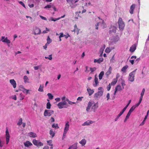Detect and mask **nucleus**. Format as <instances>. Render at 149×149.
Returning a JSON list of instances; mask_svg holds the SVG:
<instances>
[{
  "instance_id": "obj_1",
  "label": "nucleus",
  "mask_w": 149,
  "mask_h": 149,
  "mask_svg": "<svg viewBox=\"0 0 149 149\" xmlns=\"http://www.w3.org/2000/svg\"><path fill=\"white\" fill-rule=\"evenodd\" d=\"M98 91L94 94V97L96 98H100L102 96L103 93V90L102 87H100L98 88Z\"/></svg>"
},
{
  "instance_id": "obj_2",
  "label": "nucleus",
  "mask_w": 149,
  "mask_h": 149,
  "mask_svg": "<svg viewBox=\"0 0 149 149\" xmlns=\"http://www.w3.org/2000/svg\"><path fill=\"white\" fill-rule=\"evenodd\" d=\"M118 24L119 28L120 30L123 31L124 29L125 25L124 22L123 20L121 17L119 18Z\"/></svg>"
},
{
  "instance_id": "obj_3",
  "label": "nucleus",
  "mask_w": 149,
  "mask_h": 149,
  "mask_svg": "<svg viewBox=\"0 0 149 149\" xmlns=\"http://www.w3.org/2000/svg\"><path fill=\"white\" fill-rule=\"evenodd\" d=\"M70 125L68 121H67L65 123V126L64 127V132L62 139L63 140L65 138L67 132L69 130Z\"/></svg>"
},
{
  "instance_id": "obj_4",
  "label": "nucleus",
  "mask_w": 149,
  "mask_h": 149,
  "mask_svg": "<svg viewBox=\"0 0 149 149\" xmlns=\"http://www.w3.org/2000/svg\"><path fill=\"white\" fill-rule=\"evenodd\" d=\"M136 70L130 72L129 75L128 79L129 81L131 82H133L134 80V77L136 74Z\"/></svg>"
},
{
  "instance_id": "obj_5",
  "label": "nucleus",
  "mask_w": 149,
  "mask_h": 149,
  "mask_svg": "<svg viewBox=\"0 0 149 149\" xmlns=\"http://www.w3.org/2000/svg\"><path fill=\"white\" fill-rule=\"evenodd\" d=\"M67 104V103L65 101H63L59 102L57 106L60 109H62L64 108H66L67 107L66 106Z\"/></svg>"
},
{
  "instance_id": "obj_6",
  "label": "nucleus",
  "mask_w": 149,
  "mask_h": 149,
  "mask_svg": "<svg viewBox=\"0 0 149 149\" xmlns=\"http://www.w3.org/2000/svg\"><path fill=\"white\" fill-rule=\"evenodd\" d=\"M54 111L52 110H45L44 112L45 116H50L54 113Z\"/></svg>"
},
{
  "instance_id": "obj_7",
  "label": "nucleus",
  "mask_w": 149,
  "mask_h": 149,
  "mask_svg": "<svg viewBox=\"0 0 149 149\" xmlns=\"http://www.w3.org/2000/svg\"><path fill=\"white\" fill-rule=\"evenodd\" d=\"M33 143L37 146H41L43 145V143L40 142L39 140L34 139L32 141Z\"/></svg>"
},
{
  "instance_id": "obj_8",
  "label": "nucleus",
  "mask_w": 149,
  "mask_h": 149,
  "mask_svg": "<svg viewBox=\"0 0 149 149\" xmlns=\"http://www.w3.org/2000/svg\"><path fill=\"white\" fill-rule=\"evenodd\" d=\"M34 34L35 35H39L41 33V30L37 26L33 28Z\"/></svg>"
},
{
  "instance_id": "obj_9",
  "label": "nucleus",
  "mask_w": 149,
  "mask_h": 149,
  "mask_svg": "<svg viewBox=\"0 0 149 149\" xmlns=\"http://www.w3.org/2000/svg\"><path fill=\"white\" fill-rule=\"evenodd\" d=\"M1 40L3 42H6L8 44H10V41L8 39L7 37L5 38V36H2Z\"/></svg>"
},
{
  "instance_id": "obj_10",
  "label": "nucleus",
  "mask_w": 149,
  "mask_h": 149,
  "mask_svg": "<svg viewBox=\"0 0 149 149\" xmlns=\"http://www.w3.org/2000/svg\"><path fill=\"white\" fill-rule=\"evenodd\" d=\"M6 144H8L9 142L10 137V134L8 132V129H6Z\"/></svg>"
},
{
  "instance_id": "obj_11",
  "label": "nucleus",
  "mask_w": 149,
  "mask_h": 149,
  "mask_svg": "<svg viewBox=\"0 0 149 149\" xmlns=\"http://www.w3.org/2000/svg\"><path fill=\"white\" fill-rule=\"evenodd\" d=\"M109 31V33L111 34L112 33H115L116 31V27L114 26H111Z\"/></svg>"
},
{
  "instance_id": "obj_12",
  "label": "nucleus",
  "mask_w": 149,
  "mask_h": 149,
  "mask_svg": "<svg viewBox=\"0 0 149 149\" xmlns=\"http://www.w3.org/2000/svg\"><path fill=\"white\" fill-rule=\"evenodd\" d=\"M123 88H122L121 86L120 85H117L115 89V92L114 93V95H115L116 93L118 91H121L122 90Z\"/></svg>"
},
{
  "instance_id": "obj_13",
  "label": "nucleus",
  "mask_w": 149,
  "mask_h": 149,
  "mask_svg": "<svg viewBox=\"0 0 149 149\" xmlns=\"http://www.w3.org/2000/svg\"><path fill=\"white\" fill-rule=\"evenodd\" d=\"M94 122L93 121L91 120H88L86 122H84V123H83L82 124V125H83V126L89 125H90V124L93 123Z\"/></svg>"
},
{
  "instance_id": "obj_14",
  "label": "nucleus",
  "mask_w": 149,
  "mask_h": 149,
  "mask_svg": "<svg viewBox=\"0 0 149 149\" xmlns=\"http://www.w3.org/2000/svg\"><path fill=\"white\" fill-rule=\"evenodd\" d=\"M135 107H134V106H132L130 109L129 111L128 112L126 116H127L129 117L131 113L135 109Z\"/></svg>"
},
{
  "instance_id": "obj_15",
  "label": "nucleus",
  "mask_w": 149,
  "mask_h": 149,
  "mask_svg": "<svg viewBox=\"0 0 149 149\" xmlns=\"http://www.w3.org/2000/svg\"><path fill=\"white\" fill-rule=\"evenodd\" d=\"M10 82L13 86V88H15L16 86V83L14 79H10Z\"/></svg>"
},
{
  "instance_id": "obj_16",
  "label": "nucleus",
  "mask_w": 149,
  "mask_h": 149,
  "mask_svg": "<svg viewBox=\"0 0 149 149\" xmlns=\"http://www.w3.org/2000/svg\"><path fill=\"white\" fill-rule=\"evenodd\" d=\"M28 135L31 137L34 138L37 137V135L36 133L31 132L28 133Z\"/></svg>"
},
{
  "instance_id": "obj_17",
  "label": "nucleus",
  "mask_w": 149,
  "mask_h": 149,
  "mask_svg": "<svg viewBox=\"0 0 149 149\" xmlns=\"http://www.w3.org/2000/svg\"><path fill=\"white\" fill-rule=\"evenodd\" d=\"M135 5L134 4H132L131 6L130 12L131 14H132L133 13V11L135 8Z\"/></svg>"
},
{
  "instance_id": "obj_18",
  "label": "nucleus",
  "mask_w": 149,
  "mask_h": 149,
  "mask_svg": "<svg viewBox=\"0 0 149 149\" xmlns=\"http://www.w3.org/2000/svg\"><path fill=\"white\" fill-rule=\"evenodd\" d=\"M77 143H74L68 149H77Z\"/></svg>"
},
{
  "instance_id": "obj_19",
  "label": "nucleus",
  "mask_w": 149,
  "mask_h": 149,
  "mask_svg": "<svg viewBox=\"0 0 149 149\" xmlns=\"http://www.w3.org/2000/svg\"><path fill=\"white\" fill-rule=\"evenodd\" d=\"M103 61V58H100L98 59H95L94 62V63H100Z\"/></svg>"
},
{
  "instance_id": "obj_20",
  "label": "nucleus",
  "mask_w": 149,
  "mask_h": 149,
  "mask_svg": "<svg viewBox=\"0 0 149 149\" xmlns=\"http://www.w3.org/2000/svg\"><path fill=\"white\" fill-rule=\"evenodd\" d=\"M112 70V69L111 67L110 66L108 70L105 74L106 75L107 77L111 73Z\"/></svg>"
},
{
  "instance_id": "obj_21",
  "label": "nucleus",
  "mask_w": 149,
  "mask_h": 149,
  "mask_svg": "<svg viewBox=\"0 0 149 149\" xmlns=\"http://www.w3.org/2000/svg\"><path fill=\"white\" fill-rule=\"evenodd\" d=\"M136 47L135 45L134 44L130 47V51L131 52H133L136 49Z\"/></svg>"
},
{
  "instance_id": "obj_22",
  "label": "nucleus",
  "mask_w": 149,
  "mask_h": 149,
  "mask_svg": "<svg viewBox=\"0 0 149 149\" xmlns=\"http://www.w3.org/2000/svg\"><path fill=\"white\" fill-rule=\"evenodd\" d=\"M24 146L26 147H29V146L32 145V143L29 141H26L24 143Z\"/></svg>"
},
{
  "instance_id": "obj_23",
  "label": "nucleus",
  "mask_w": 149,
  "mask_h": 149,
  "mask_svg": "<svg viewBox=\"0 0 149 149\" xmlns=\"http://www.w3.org/2000/svg\"><path fill=\"white\" fill-rule=\"evenodd\" d=\"M87 91L89 96L91 95L94 93V90L93 89H91L90 88H87Z\"/></svg>"
},
{
  "instance_id": "obj_24",
  "label": "nucleus",
  "mask_w": 149,
  "mask_h": 149,
  "mask_svg": "<svg viewBox=\"0 0 149 149\" xmlns=\"http://www.w3.org/2000/svg\"><path fill=\"white\" fill-rule=\"evenodd\" d=\"M86 143V141L85 139H83L81 141L79 142V143L81 144L82 146H84Z\"/></svg>"
},
{
  "instance_id": "obj_25",
  "label": "nucleus",
  "mask_w": 149,
  "mask_h": 149,
  "mask_svg": "<svg viewBox=\"0 0 149 149\" xmlns=\"http://www.w3.org/2000/svg\"><path fill=\"white\" fill-rule=\"evenodd\" d=\"M98 78L97 77H95V84H93V86L94 87H96L98 84Z\"/></svg>"
},
{
  "instance_id": "obj_26",
  "label": "nucleus",
  "mask_w": 149,
  "mask_h": 149,
  "mask_svg": "<svg viewBox=\"0 0 149 149\" xmlns=\"http://www.w3.org/2000/svg\"><path fill=\"white\" fill-rule=\"evenodd\" d=\"M79 29L77 27V25L76 24L74 26V30L73 31H72V32L74 31V32H75L76 31H77V34H78V33H79Z\"/></svg>"
},
{
  "instance_id": "obj_27",
  "label": "nucleus",
  "mask_w": 149,
  "mask_h": 149,
  "mask_svg": "<svg viewBox=\"0 0 149 149\" xmlns=\"http://www.w3.org/2000/svg\"><path fill=\"white\" fill-rule=\"evenodd\" d=\"M128 66L127 65H126L124 66L121 69V71L123 72H125L126 70L128 68Z\"/></svg>"
},
{
  "instance_id": "obj_28",
  "label": "nucleus",
  "mask_w": 149,
  "mask_h": 149,
  "mask_svg": "<svg viewBox=\"0 0 149 149\" xmlns=\"http://www.w3.org/2000/svg\"><path fill=\"white\" fill-rule=\"evenodd\" d=\"M44 85L41 84L40 85V87L38 89V91L39 92H43V90Z\"/></svg>"
},
{
  "instance_id": "obj_29",
  "label": "nucleus",
  "mask_w": 149,
  "mask_h": 149,
  "mask_svg": "<svg viewBox=\"0 0 149 149\" xmlns=\"http://www.w3.org/2000/svg\"><path fill=\"white\" fill-rule=\"evenodd\" d=\"M23 79L24 83H29V79L26 75H25Z\"/></svg>"
},
{
  "instance_id": "obj_30",
  "label": "nucleus",
  "mask_w": 149,
  "mask_h": 149,
  "mask_svg": "<svg viewBox=\"0 0 149 149\" xmlns=\"http://www.w3.org/2000/svg\"><path fill=\"white\" fill-rule=\"evenodd\" d=\"M104 75V72L103 71L101 72L99 75V78L100 80H101Z\"/></svg>"
},
{
  "instance_id": "obj_31",
  "label": "nucleus",
  "mask_w": 149,
  "mask_h": 149,
  "mask_svg": "<svg viewBox=\"0 0 149 149\" xmlns=\"http://www.w3.org/2000/svg\"><path fill=\"white\" fill-rule=\"evenodd\" d=\"M98 107V104L97 103L94 104L92 107V109H93L95 110Z\"/></svg>"
},
{
  "instance_id": "obj_32",
  "label": "nucleus",
  "mask_w": 149,
  "mask_h": 149,
  "mask_svg": "<svg viewBox=\"0 0 149 149\" xmlns=\"http://www.w3.org/2000/svg\"><path fill=\"white\" fill-rule=\"evenodd\" d=\"M123 113L122 112H120V113L118 114V115L117 116L116 118L115 119V121H117L118 119L119 118V117Z\"/></svg>"
},
{
  "instance_id": "obj_33",
  "label": "nucleus",
  "mask_w": 149,
  "mask_h": 149,
  "mask_svg": "<svg viewBox=\"0 0 149 149\" xmlns=\"http://www.w3.org/2000/svg\"><path fill=\"white\" fill-rule=\"evenodd\" d=\"M117 79H113V81L111 83V85H114L117 83Z\"/></svg>"
},
{
  "instance_id": "obj_34",
  "label": "nucleus",
  "mask_w": 149,
  "mask_h": 149,
  "mask_svg": "<svg viewBox=\"0 0 149 149\" xmlns=\"http://www.w3.org/2000/svg\"><path fill=\"white\" fill-rule=\"evenodd\" d=\"M49 134L51 136H52V137L54 136L55 135V133L52 130H50L49 131Z\"/></svg>"
},
{
  "instance_id": "obj_35",
  "label": "nucleus",
  "mask_w": 149,
  "mask_h": 149,
  "mask_svg": "<svg viewBox=\"0 0 149 149\" xmlns=\"http://www.w3.org/2000/svg\"><path fill=\"white\" fill-rule=\"evenodd\" d=\"M90 70L91 71V73L92 74L93 72L96 70V68L95 67H94L93 68H90Z\"/></svg>"
},
{
  "instance_id": "obj_36",
  "label": "nucleus",
  "mask_w": 149,
  "mask_h": 149,
  "mask_svg": "<svg viewBox=\"0 0 149 149\" xmlns=\"http://www.w3.org/2000/svg\"><path fill=\"white\" fill-rule=\"evenodd\" d=\"M22 118H21L19 119V121L17 123V125L19 126L22 123Z\"/></svg>"
},
{
  "instance_id": "obj_37",
  "label": "nucleus",
  "mask_w": 149,
  "mask_h": 149,
  "mask_svg": "<svg viewBox=\"0 0 149 149\" xmlns=\"http://www.w3.org/2000/svg\"><path fill=\"white\" fill-rule=\"evenodd\" d=\"M47 95L49 99L52 100L53 99V96L51 93H48Z\"/></svg>"
},
{
  "instance_id": "obj_38",
  "label": "nucleus",
  "mask_w": 149,
  "mask_h": 149,
  "mask_svg": "<svg viewBox=\"0 0 149 149\" xmlns=\"http://www.w3.org/2000/svg\"><path fill=\"white\" fill-rule=\"evenodd\" d=\"M52 126V127L56 129H58L59 128V127L58 126L57 124H55V123H54L53 124Z\"/></svg>"
},
{
  "instance_id": "obj_39",
  "label": "nucleus",
  "mask_w": 149,
  "mask_h": 149,
  "mask_svg": "<svg viewBox=\"0 0 149 149\" xmlns=\"http://www.w3.org/2000/svg\"><path fill=\"white\" fill-rule=\"evenodd\" d=\"M51 104L50 102H48L47 104L46 108L47 109H49L51 108Z\"/></svg>"
},
{
  "instance_id": "obj_40",
  "label": "nucleus",
  "mask_w": 149,
  "mask_h": 149,
  "mask_svg": "<svg viewBox=\"0 0 149 149\" xmlns=\"http://www.w3.org/2000/svg\"><path fill=\"white\" fill-rule=\"evenodd\" d=\"M52 40L50 39L49 36H48L47 39V44H49L52 42Z\"/></svg>"
},
{
  "instance_id": "obj_41",
  "label": "nucleus",
  "mask_w": 149,
  "mask_h": 149,
  "mask_svg": "<svg viewBox=\"0 0 149 149\" xmlns=\"http://www.w3.org/2000/svg\"><path fill=\"white\" fill-rule=\"evenodd\" d=\"M29 90H27L24 88H23V92L24 93H25L26 94H27L29 93Z\"/></svg>"
},
{
  "instance_id": "obj_42",
  "label": "nucleus",
  "mask_w": 149,
  "mask_h": 149,
  "mask_svg": "<svg viewBox=\"0 0 149 149\" xmlns=\"http://www.w3.org/2000/svg\"><path fill=\"white\" fill-rule=\"evenodd\" d=\"M121 85L123 87V88H124V86L125 85V81L123 79L122 81L121 82Z\"/></svg>"
},
{
  "instance_id": "obj_43",
  "label": "nucleus",
  "mask_w": 149,
  "mask_h": 149,
  "mask_svg": "<svg viewBox=\"0 0 149 149\" xmlns=\"http://www.w3.org/2000/svg\"><path fill=\"white\" fill-rule=\"evenodd\" d=\"M67 2L69 4H72L73 2L74 1V0H66Z\"/></svg>"
},
{
  "instance_id": "obj_44",
  "label": "nucleus",
  "mask_w": 149,
  "mask_h": 149,
  "mask_svg": "<svg viewBox=\"0 0 149 149\" xmlns=\"http://www.w3.org/2000/svg\"><path fill=\"white\" fill-rule=\"evenodd\" d=\"M111 51V49L107 47L105 49V52L106 53H109Z\"/></svg>"
},
{
  "instance_id": "obj_45",
  "label": "nucleus",
  "mask_w": 149,
  "mask_h": 149,
  "mask_svg": "<svg viewBox=\"0 0 149 149\" xmlns=\"http://www.w3.org/2000/svg\"><path fill=\"white\" fill-rule=\"evenodd\" d=\"M45 58L46 59H48L50 60H51L52 59V55H49L48 57L45 56Z\"/></svg>"
},
{
  "instance_id": "obj_46",
  "label": "nucleus",
  "mask_w": 149,
  "mask_h": 149,
  "mask_svg": "<svg viewBox=\"0 0 149 149\" xmlns=\"http://www.w3.org/2000/svg\"><path fill=\"white\" fill-rule=\"evenodd\" d=\"M47 142L48 144L49 145V146H53V145L52 144V140H49L47 141Z\"/></svg>"
},
{
  "instance_id": "obj_47",
  "label": "nucleus",
  "mask_w": 149,
  "mask_h": 149,
  "mask_svg": "<svg viewBox=\"0 0 149 149\" xmlns=\"http://www.w3.org/2000/svg\"><path fill=\"white\" fill-rule=\"evenodd\" d=\"M93 104V103L92 102H91L89 101L88 103V106L91 107L92 106Z\"/></svg>"
},
{
  "instance_id": "obj_48",
  "label": "nucleus",
  "mask_w": 149,
  "mask_h": 149,
  "mask_svg": "<svg viewBox=\"0 0 149 149\" xmlns=\"http://www.w3.org/2000/svg\"><path fill=\"white\" fill-rule=\"evenodd\" d=\"M145 92V89L143 88L142 90V91L141 92V96H143L144 93Z\"/></svg>"
},
{
  "instance_id": "obj_49",
  "label": "nucleus",
  "mask_w": 149,
  "mask_h": 149,
  "mask_svg": "<svg viewBox=\"0 0 149 149\" xmlns=\"http://www.w3.org/2000/svg\"><path fill=\"white\" fill-rule=\"evenodd\" d=\"M19 4H20L21 5L23 6L25 8H26V7L24 3L22 1H19Z\"/></svg>"
},
{
  "instance_id": "obj_50",
  "label": "nucleus",
  "mask_w": 149,
  "mask_h": 149,
  "mask_svg": "<svg viewBox=\"0 0 149 149\" xmlns=\"http://www.w3.org/2000/svg\"><path fill=\"white\" fill-rule=\"evenodd\" d=\"M60 18H57L54 19L53 18H52L51 20L52 21H53L55 22V21H56L57 20H58Z\"/></svg>"
},
{
  "instance_id": "obj_51",
  "label": "nucleus",
  "mask_w": 149,
  "mask_h": 149,
  "mask_svg": "<svg viewBox=\"0 0 149 149\" xmlns=\"http://www.w3.org/2000/svg\"><path fill=\"white\" fill-rule=\"evenodd\" d=\"M111 88V87L110 86V84H109L107 87V89L108 91H109L110 90Z\"/></svg>"
},
{
  "instance_id": "obj_52",
  "label": "nucleus",
  "mask_w": 149,
  "mask_h": 149,
  "mask_svg": "<svg viewBox=\"0 0 149 149\" xmlns=\"http://www.w3.org/2000/svg\"><path fill=\"white\" fill-rule=\"evenodd\" d=\"M83 98V97H79L77 99V101H81L82 100V99Z\"/></svg>"
},
{
  "instance_id": "obj_53",
  "label": "nucleus",
  "mask_w": 149,
  "mask_h": 149,
  "mask_svg": "<svg viewBox=\"0 0 149 149\" xmlns=\"http://www.w3.org/2000/svg\"><path fill=\"white\" fill-rule=\"evenodd\" d=\"M68 103L70 105H72V104H74L76 103V102H72L70 101Z\"/></svg>"
},
{
  "instance_id": "obj_54",
  "label": "nucleus",
  "mask_w": 149,
  "mask_h": 149,
  "mask_svg": "<svg viewBox=\"0 0 149 149\" xmlns=\"http://www.w3.org/2000/svg\"><path fill=\"white\" fill-rule=\"evenodd\" d=\"M134 59H132V60H130L129 62L131 63L132 65H133L134 63Z\"/></svg>"
},
{
  "instance_id": "obj_55",
  "label": "nucleus",
  "mask_w": 149,
  "mask_h": 149,
  "mask_svg": "<svg viewBox=\"0 0 149 149\" xmlns=\"http://www.w3.org/2000/svg\"><path fill=\"white\" fill-rule=\"evenodd\" d=\"M52 7V6L50 5H47L44 8H51Z\"/></svg>"
},
{
  "instance_id": "obj_56",
  "label": "nucleus",
  "mask_w": 149,
  "mask_h": 149,
  "mask_svg": "<svg viewBox=\"0 0 149 149\" xmlns=\"http://www.w3.org/2000/svg\"><path fill=\"white\" fill-rule=\"evenodd\" d=\"M107 100H108L109 99L110 97V94L109 93H108L107 95Z\"/></svg>"
},
{
  "instance_id": "obj_57",
  "label": "nucleus",
  "mask_w": 149,
  "mask_h": 149,
  "mask_svg": "<svg viewBox=\"0 0 149 149\" xmlns=\"http://www.w3.org/2000/svg\"><path fill=\"white\" fill-rule=\"evenodd\" d=\"M39 66H34V68L35 70H37L39 69Z\"/></svg>"
},
{
  "instance_id": "obj_58",
  "label": "nucleus",
  "mask_w": 149,
  "mask_h": 149,
  "mask_svg": "<svg viewBox=\"0 0 149 149\" xmlns=\"http://www.w3.org/2000/svg\"><path fill=\"white\" fill-rule=\"evenodd\" d=\"M91 107L88 106L87 108L86 109V110L88 112L89 111Z\"/></svg>"
},
{
  "instance_id": "obj_59",
  "label": "nucleus",
  "mask_w": 149,
  "mask_h": 149,
  "mask_svg": "<svg viewBox=\"0 0 149 149\" xmlns=\"http://www.w3.org/2000/svg\"><path fill=\"white\" fill-rule=\"evenodd\" d=\"M55 100L56 101L58 102H59L60 101L61 99L60 98H57L55 99Z\"/></svg>"
},
{
  "instance_id": "obj_60",
  "label": "nucleus",
  "mask_w": 149,
  "mask_h": 149,
  "mask_svg": "<svg viewBox=\"0 0 149 149\" xmlns=\"http://www.w3.org/2000/svg\"><path fill=\"white\" fill-rule=\"evenodd\" d=\"M88 67L87 66L86 67V70H85V72H89V70H88Z\"/></svg>"
},
{
  "instance_id": "obj_61",
  "label": "nucleus",
  "mask_w": 149,
  "mask_h": 149,
  "mask_svg": "<svg viewBox=\"0 0 149 149\" xmlns=\"http://www.w3.org/2000/svg\"><path fill=\"white\" fill-rule=\"evenodd\" d=\"M100 23V22L97 23L96 25H95L96 26V28L95 29H98V26L99 25V24Z\"/></svg>"
},
{
  "instance_id": "obj_62",
  "label": "nucleus",
  "mask_w": 149,
  "mask_h": 149,
  "mask_svg": "<svg viewBox=\"0 0 149 149\" xmlns=\"http://www.w3.org/2000/svg\"><path fill=\"white\" fill-rule=\"evenodd\" d=\"M40 17L42 19L45 20H47V19L46 17H44L43 16H40Z\"/></svg>"
},
{
  "instance_id": "obj_63",
  "label": "nucleus",
  "mask_w": 149,
  "mask_h": 149,
  "mask_svg": "<svg viewBox=\"0 0 149 149\" xmlns=\"http://www.w3.org/2000/svg\"><path fill=\"white\" fill-rule=\"evenodd\" d=\"M47 43L45 45L43 46L44 48L45 49H46L47 48Z\"/></svg>"
},
{
  "instance_id": "obj_64",
  "label": "nucleus",
  "mask_w": 149,
  "mask_h": 149,
  "mask_svg": "<svg viewBox=\"0 0 149 149\" xmlns=\"http://www.w3.org/2000/svg\"><path fill=\"white\" fill-rule=\"evenodd\" d=\"M127 108V107H125L122 110V111L121 112H122V113H123L125 111L126 109Z\"/></svg>"
}]
</instances>
